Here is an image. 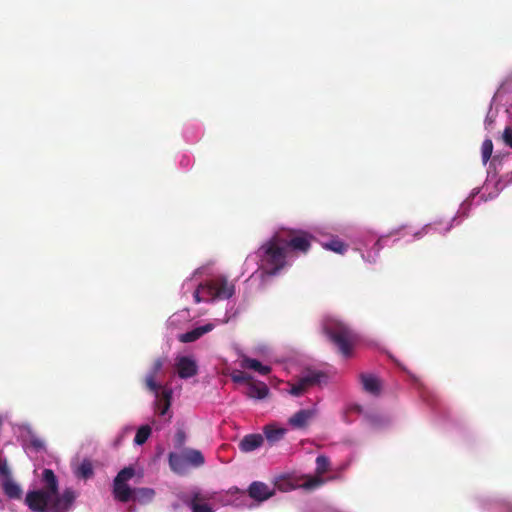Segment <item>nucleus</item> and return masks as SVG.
Listing matches in <instances>:
<instances>
[{
    "label": "nucleus",
    "instance_id": "f257e3e1",
    "mask_svg": "<svg viewBox=\"0 0 512 512\" xmlns=\"http://www.w3.org/2000/svg\"><path fill=\"white\" fill-rule=\"evenodd\" d=\"M313 237L302 230H287L277 232L269 242L263 246L264 254L261 260L262 280L266 275H275L286 264L287 249L307 253L311 247Z\"/></svg>",
    "mask_w": 512,
    "mask_h": 512
},
{
    "label": "nucleus",
    "instance_id": "f03ea898",
    "mask_svg": "<svg viewBox=\"0 0 512 512\" xmlns=\"http://www.w3.org/2000/svg\"><path fill=\"white\" fill-rule=\"evenodd\" d=\"M43 487L29 491L25 497V504L32 512H67L76 499V493L71 488L59 492L58 480L51 469H44L42 473Z\"/></svg>",
    "mask_w": 512,
    "mask_h": 512
},
{
    "label": "nucleus",
    "instance_id": "7ed1b4c3",
    "mask_svg": "<svg viewBox=\"0 0 512 512\" xmlns=\"http://www.w3.org/2000/svg\"><path fill=\"white\" fill-rule=\"evenodd\" d=\"M322 329L343 357L348 358L352 355V350L358 341V335L350 325L339 319L329 317L323 321Z\"/></svg>",
    "mask_w": 512,
    "mask_h": 512
},
{
    "label": "nucleus",
    "instance_id": "20e7f679",
    "mask_svg": "<svg viewBox=\"0 0 512 512\" xmlns=\"http://www.w3.org/2000/svg\"><path fill=\"white\" fill-rule=\"evenodd\" d=\"M234 293V286L224 277H216L199 284L193 293L196 303L209 302L216 299H228Z\"/></svg>",
    "mask_w": 512,
    "mask_h": 512
},
{
    "label": "nucleus",
    "instance_id": "39448f33",
    "mask_svg": "<svg viewBox=\"0 0 512 512\" xmlns=\"http://www.w3.org/2000/svg\"><path fill=\"white\" fill-rule=\"evenodd\" d=\"M169 466L177 474H184L189 466L200 467L205 458L200 450L185 448L180 453L170 452L168 455Z\"/></svg>",
    "mask_w": 512,
    "mask_h": 512
},
{
    "label": "nucleus",
    "instance_id": "423d86ee",
    "mask_svg": "<svg viewBox=\"0 0 512 512\" xmlns=\"http://www.w3.org/2000/svg\"><path fill=\"white\" fill-rule=\"evenodd\" d=\"M221 501L225 505L245 506L249 500H256V481H253L247 491L238 487H232L221 495Z\"/></svg>",
    "mask_w": 512,
    "mask_h": 512
},
{
    "label": "nucleus",
    "instance_id": "0eeeda50",
    "mask_svg": "<svg viewBox=\"0 0 512 512\" xmlns=\"http://www.w3.org/2000/svg\"><path fill=\"white\" fill-rule=\"evenodd\" d=\"M325 377L326 375L323 372L308 371L302 375L296 383L289 384L290 389L288 392L295 397L302 396L310 387L321 383V380Z\"/></svg>",
    "mask_w": 512,
    "mask_h": 512
},
{
    "label": "nucleus",
    "instance_id": "6e6552de",
    "mask_svg": "<svg viewBox=\"0 0 512 512\" xmlns=\"http://www.w3.org/2000/svg\"><path fill=\"white\" fill-rule=\"evenodd\" d=\"M177 374L182 379H188L198 373V366L194 359L188 356H180L176 359Z\"/></svg>",
    "mask_w": 512,
    "mask_h": 512
},
{
    "label": "nucleus",
    "instance_id": "1a4fd4ad",
    "mask_svg": "<svg viewBox=\"0 0 512 512\" xmlns=\"http://www.w3.org/2000/svg\"><path fill=\"white\" fill-rule=\"evenodd\" d=\"M230 376L235 383L245 384L247 386L246 394L249 397L256 398V383L252 376L240 369H234Z\"/></svg>",
    "mask_w": 512,
    "mask_h": 512
},
{
    "label": "nucleus",
    "instance_id": "9d476101",
    "mask_svg": "<svg viewBox=\"0 0 512 512\" xmlns=\"http://www.w3.org/2000/svg\"><path fill=\"white\" fill-rule=\"evenodd\" d=\"M165 363L164 358H158L154 361L150 372L147 374L145 378V384L148 390L158 395V390L162 387L160 384L156 383V376L161 371Z\"/></svg>",
    "mask_w": 512,
    "mask_h": 512
},
{
    "label": "nucleus",
    "instance_id": "9b49d317",
    "mask_svg": "<svg viewBox=\"0 0 512 512\" xmlns=\"http://www.w3.org/2000/svg\"><path fill=\"white\" fill-rule=\"evenodd\" d=\"M275 487L281 491H288L291 488V485L285 480H279L275 482L272 488H270L268 485L258 482V503L273 496Z\"/></svg>",
    "mask_w": 512,
    "mask_h": 512
},
{
    "label": "nucleus",
    "instance_id": "f8f14e48",
    "mask_svg": "<svg viewBox=\"0 0 512 512\" xmlns=\"http://www.w3.org/2000/svg\"><path fill=\"white\" fill-rule=\"evenodd\" d=\"M214 329V325L212 323H207L203 326L196 327L192 329L191 331H188L186 333L180 334L178 336V340L182 343H191L199 338H201L206 333H209Z\"/></svg>",
    "mask_w": 512,
    "mask_h": 512
},
{
    "label": "nucleus",
    "instance_id": "ddd939ff",
    "mask_svg": "<svg viewBox=\"0 0 512 512\" xmlns=\"http://www.w3.org/2000/svg\"><path fill=\"white\" fill-rule=\"evenodd\" d=\"M156 395V411L159 415L163 416L167 413L171 406L172 390L163 389L161 394L158 392Z\"/></svg>",
    "mask_w": 512,
    "mask_h": 512
},
{
    "label": "nucleus",
    "instance_id": "4468645a",
    "mask_svg": "<svg viewBox=\"0 0 512 512\" xmlns=\"http://www.w3.org/2000/svg\"><path fill=\"white\" fill-rule=\"evenodd\" d=\"M134 489L130 488L127 483H117L116 480L113 482V494L115 499L120 502L126 503L132 499Z\"/></svg>",
    "mask_w": 512,
    "mask_h": 512
},
{
    "label": "nucleus",
    "instance_id": "2eb2a0df",
    "mask_svg": "<svg viewBox=\"0 0 512 512\" xmlns=\"http://www.w3.org/2000/svg\"><path fill=\"white\" fill-rule=\"evenodd\" d=\"M312 416V410H299L289 419V424L294 428H304L307 425L308 421L312 418Z\"/></svg>",
    "mask_w": 512,
    "mask_h": 512
},
{
    "label": "nucleus",
    "instance_id": "dca6fc26",
    "mask_svg": "<svg viewBox=\"0 0 512 512\" xmlns=\"http://www.w3.org/2000/svg\"><path fill=\"white\" fill-rule=\"evenodd\" d=\"M361 383L363 385V389L371 393L373 395H377L380 392V383L379 380L370 374H361L360 376Z\"/></svg>",
    "mask_w": 512,
    "mask_h": 512
},
{
    "label": "nucleus",
    "instance_id": "f3484780",
    "mask_svg": "<svg viewBox=\"0 0 512 512\" xmlns=\"http://www.w3.org/2000/svg\"><path fill=\"white\" fill-rule=\"evenodd\" d=\"M265 437L267 441H269L271 444L279 441L283 438L284 434L286 433V429L284 428H277L274 425H267L263 429Z\"/></svg>",
    "mask_w": 512,
    "mask_h": 512
},
{
    "label": "nucleus",
    "instance_id": "a211bd4d",
    "mask_svg": "<svg viewBox=\"0 0 512 512\" xmlns=\"http://www.w3.org/2000/svg\"><path fill=\"white\" fill-rule=\"evenodd\" d=\"M155 492L151 488H135L132 494L133 501L149 502L153 499Z\"/></svg>",
    "mask_w": 512,
    "mask_h": 512
},
{
    "label": "nucleus",
    "instance_id": "6ab92c4d",
    "mask_svg": "<svg viewBox=\"0 0 512 512\" xmlns=\"http://www.w3.org/2000/svg\"><path fill=\"white\" fill-rule=\"evenodd\" d=\"M5 494L11 499H20L22 495L21 487L14 481L8 479L3 483Z\"/></svg>",
    "mask_w": 512,
    "mask_h": 512
},
{
    "label": "nucleus",
    "instance_id": "aec40b11",
    "mask_svg": "<svg viewBox=\"0 0 512 512\" xmlns=\"http://www.w3.org/2000/svg\"><path fill=\"white\" fill-rule=\"evenodd\" d=\"M239 449L242 452H251V451L256 450V434L252 433V434L246 435L239 442Z\"/></svg>",
    "mask_w": 512,
    "mask_h": 512
},
{
    "label": "nucleus",
    "instance_id": "412c9836",
    "mask_svg": "<svg viewBox=\"0 0 512 512\" xmlns=\"http://www.w3.org/2000/svg\"><path fill=\"white\" fill-rule=\"evenodd\" d=\"M94 474L92 463L89 460H83L76 471V475L83 479H88Z\"/></svg>",
    "mask_w": 512,
    "mask_h": 512
},
{
    "label": "nucleus",
    "instance_id": "4be33fe9",
    "mask_svg": "<svg viewBox=\"0 0 512 512\" xmlns=\"http://www.w3.org/2000/svg\"><path fill=\"white\" fill-rule=\"evenodd\" d=\"M150 435L151 428L149 425H143L139 427L134 438L135 444L143 445L148 440Z\"/></svg>",
    "mask_w": 512,
    "mask_h": 512
},
{
    "label": "nucleus",
    "instance_id": "5701e85b",
    "mask_svg": "<svg viewBox=\"0 0 512 512\" xmlns=\"http://www.w3.org/2000/svg\"><path fill=\"white\" fill-rule=\"evenodd\" d=\"M324 247L336 253L343 254L347 251L348 245L339 239H331L324 244Z\"/></svg>",
    "mask_w": 512,
    "mask_h": 512
},
{
    "label": "nucleus",
    "instance_id": "b1692460",
    "mask_svg": "<svg viewBox=\"0 0 512 512\" xmlns=\"http://www.w3.org/2000/svg\"><path fill=\"white\" fill-rule=\"evenodd\" d=\"M330 468V460L325 455H319L316 458V475L322 476L328 472Z\"/></svg>",
    "mask_w": 512,
    "mask_h": 512
},
{
    "label": "nucleus",
    "instance_id": "393cba45",
    "mask_svg": "<svg viewBox=\"0 0 512 512\" xmlns=\"http://www.w3.org/2000/svg\"><path fill=\"white\" fill-rule=\"evenodd\" d=\"M199 495L195 494L190 501V507L193 512H213L212 508L206 503H199Z\"/></svg>",
    "mask_w": 512,
    "mask_h": 512
},
{
    "label": "nucleus",
    "instance_id": "a878e982",
    "mask_svg": "<svg viewBox=\"0 0 512 512\" xmlns=\"http://www.w3.org/2000/svg\"><path fill=\"white\" fill-rule=\"evenodd\" d=\"M135 475V469L132 466H128L120 470L115 477L117 483H127Z\"/></svg>",
    "mask_w": 512,
    "mask_h": 512
},
{
    "label": "nucleus",
    "instance_id": "bb28decb",
    "mask_svg": "<svg viewBox=\"0 0 512 512\" xmlns=\"http://www.w3.org/2000/svg\"><path fill=\"white\" fill-rule=\"evenodd\" d=\"M186 439H187V436H186V433L183 429H178L174 435V439H173V445H174V448L177 449V450H183L185 449V443H186Z\"/></svg>",
    "mask_w": 512,
    "mask_h": 512
},
{
    "label": "nucleus",
    "instance_id": "cd10ccee",
    "mask_svg": "<svg viewBox=\"0 0 512 512\" xmlns=\"http://www.w3.org/2000/svg\"><path fill=\"white\" fill-rule=\"evenodd\" d=\"M493 152V142L491 139H486L482 143L481 153H482V161L486 164L491 158Z\"/></svg>",
    "mask_w": 512,
    "mask_h": 512
},
{
    "label": "nucleus",
    "instance_id": "c85d7f7f",
    "mask_svg": "<svg viewBox=\"0 0 512 512\" xmlns=\"http://www.w3.org/2000/svg\"><path fill=\"white\" fill-rule=\"evenodd\" d=\"M238 365L241 369H251L256 371V359L249 358L241 354L237 360Z\"/></svg>",
    "mask_w": 512,
    "mask_h": 512
},
{
    "label": "nucleus",
    "instance_id": "c756f323",
    "mask_svg": "<svg viewBox=\"0 0 512 512\" xmlns=\"http://www.w3.org/2000/svg\"><path fill=\"white\" fill-rule=\"evenodd\" d=\"M324 484V480L321 476H314V477H309L304 483H303V487L306 488V489H316L320 486H322Z\"/></svg>",
    "mask_w": 512,
    "mask_h": 512
},
{
    "label": "nucleus",
    "instance_id": "7c9ffc66",
    "mask_svg": "<svg viewBox=\"0 0 512 512\" xmlns=\"http://www.w3.org/2000/svg\"><path fill=\"white\" fill-rule=\"evenodd\" d=\"M503 142L512 149V126H506L502 134Z\"/></svg>",
    "mask_w": 512,
    "mask_h": 512
},
{
    "label": "nucleus",
    "instance_id": "2f4dec72",
    "mask_svg": "<svg viewBox=\"0 0 512 512\" xmlns=\"http://www.w3.org/2000/svg\"><path fill=\"white\" fill-rule=\"evenodd\" d=\"M30 445L37 451L44 448V442L39 437L32 435L30 438Z\"/></svg>",
    "mask_w": 512,
    "mask_h": 512
},
{
    "label": "nucleus",
    "instance_id": "473e14b6",
    "mask_svg": "<svg viewBox=\"0 0 512 512\" xmlns=\"http://www.w3.org/2000/svg\"><path fill=\"white\" fill-rule=\"evenodd\" d=\"M269 388L267 384L258 381V400L268 396Z\"/></svg>",
    "mask_w": 512,
    "mask_h": 512
},
{
    "label": "nucleus",
    "instance_id": "72a5a7b5",
    "mask_svg": "<svg viewBox=\"0 0 512 512\" xmlns=\"http://www.w3.org/2000/svg\"><path fill=\"white\" fill-rule=\"evenodd\" d=\"M270 372V367L258 362V374L266 375Z\"/></svg>",
    "mask_w": 512,
    "mask_h": 512
},
{
    "label": "nucleus",
    "instance_id": "f704fd0d",
    "mask_svg": "<svg viewBox=\"0 0 512 512\" xmlns=\"http://www.w3.org/2000/svg\"><path fill=\"white\" fill-rule=\"evenodd\" d=\"M257 439H258V447H260V446H261V444L263 443V437H262V435L258 434Z\"/></svg>",
    "mask_w": 512,
    "mask_h": 512
},
{
    "label": "nucleus",
    "instance_id": "c9c22d12",
    "mask_svg": "<svg viewBox=\"0 0 512 512\" xmlns=\"http://www.w3.org/2000/svg\"><path fill=\"white\" fill-rule=\"evenodd\" d=\"M0 471H1V473L5 474L6 473V468H4V467L0 468Z\"/></svg>",
    "mask_w": 512,
    "mask_h": 512
}]
</instances>
